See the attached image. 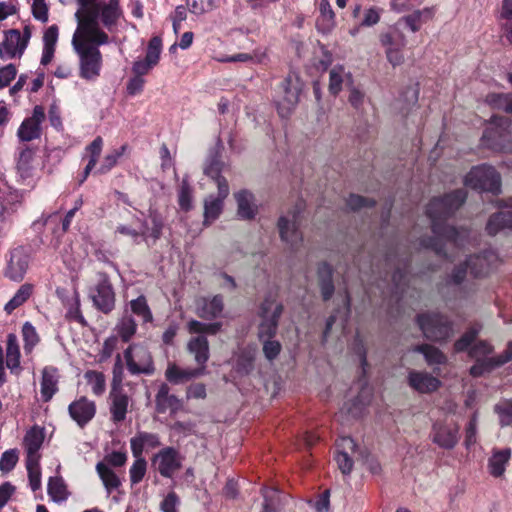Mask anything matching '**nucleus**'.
<instances>
[{
  "instance_id": "1",
  "label": "nucleus",
  "mask_w": 512,
  "mask_h": 512,
  "mask_svg": "<svg viewBox=\"0 0 512 512\" xmlns=\"http://www.w3.org/2000/svg\"><path fill=\"white\" fill-rule=\"evenodd\" d=\"M109 42L108 34L98 27L94 16L88 12L77 26L72 46L79 57V75L85 80H95L102 67V55L99 46Z\"/></svg>"
},
{
  "instance_id": "2",
  "label": "nucleus",
  "mask_w": 512,
  "mask_h": 512,
  "mask_svg": "<svg viewBox=\"0 0 512 512\" xmlns=\"http://www.w3.org/2000/svg\"><path fill=\"white\" fill-rule=\"evenodd\" d=\"M466 194L457 190L443 198H434L428 205L426 213L431 221L434 239L422 240L424 247L433 248L438 254H446L442 242L449 246L462 245L466 231H458L454 227L444 225V221L454 213L465 201Z\"/></svg>"
},
{
  "instance_id": "3",
  "label": "nucleus",
  "mask_w": 512,
  "mask_h": 512,
  "mask_svg": "<svg viewBox=\"0 0 512 512\" xmlns=\"http://www.w3.org/2000/svg\"><path fill=\"white\" fill-rule=\"evenodd\" d=\"M479 331L480 327L470 328L454 344L455 351L457 352L469 349V356L475 360V364L470 368V374L473 377H480L490 373L512 358V342L508 344L507 349L503 353L491 356L493 348L489 343L486 341L475 342Z\"/></svg>"
},
{
  "instance_id": "4",
  "label": "nucleus",
  "mask_w": 512,
  "mask_h": 512,
  "mask_svg": "<svg viewBox=\"0 0 512 512\" xmlns=\"http://www.w3.org/2000/svg\"><path fill=\"white\" fill-rule=\"evenodd\" d=\"M334 459L339 470L344 475L352 471L355 460L366 465L373 474H377L380 471L378 461L368 452L360 450L350 437H341L337 440Z\"/></svg>"
},
{
  "instance_id": "5",
  "label": "nucleus",
  "mask_w": 512,
  "mask_h": 512,
  "mask_svg": "<svg viewBox=\"0 0 512 512\" xmlns=\"http://www.w3.org/2000/svg\"><path fill=\"white\" fill-rule=\"evenodd\" d=\"M77 4L79 6L75 12L77 26H79V20L90 12L98 27H100V19L104 27L111 31L122 16L119 0H109L107 3H101L99 0H77Z\"/></svg>"
},
{
  "instance_id": "6",
  "label": "nucleus",
  "mask_w": 512,
  "mask_h": 512,
  "mask_svg": "<svg viewBox=\"0 0 512 512\" xmlns=\"http://www.w3.org/2000/svg\"><path fill=\"white\" fill-rule=\"evenodd\" d=\"M483 144L495 151H512V133L509 129V121L503 117H493L486 128L483 137Z\"/></svg>"
},
{
  "instance_id": "7",
  "label": "nucleus",
  "mask_w": 512,
  "mask_h": 512,
  "mask_svg": "<svg viewBox=\"0 0 512 512\" xmlns=\"http://www.w3.org/2000/svg\"><path fill=\"white\" fill-rule=\"evenodd\" d=\"M302 85L298 78L289 76L277 88L275 104L281 117H288L299 101Z\"/></svg>"
},
{
  "instance_id": "8",
  "label": "nucleus",
  "mask_w": 512,
  "mask_h": 512,
  "mask_svg": "<svg viewBox=\"0 0 512 512\" xmlns=\"http://www.w3.org/2000/svg\"><path fill=\"white\" fill-rule=\"evenodd\" d=\"M122 373H123V368H122V364H121V357L118 354L117 361H116L114 369H113L112 389L110 392V398H111L110 411H111L112 419L115 422H120L125 419L128 405H129V398L123 392V389L121 386Z\"/></svg>"
},
{
  "instance_id": "9",
  "label": "nucleus",
  "mask_w": 512,
  "mask_h": 512,
  "mask_svg": "<svg viewBox=\"0 0 512 512\" xmlns=\"http://www.w3.org/2000/svg\"><path fill=\"white\" fill-rule=\"evenodd\" d=\"M31 38L30 26H25L23 33L17 29H9L3 32V39L0 42V58L10 60L20 58Z\"/></svg>"
},
{
  "instance_id": "10",
  "label": "nucleus",
  "mask_w": 512,
  "mask_h": 512,
  "mask_svg": "<svg viewBox=\"0 0 512 512\" xmlns=\"http://www.w3.org/2000/svg\"><path fill=\"white\" fill-rule=\"evenodd\" d=\"M465 185L472 189L497 193L500 191V175L491 166H476L466 175Z\"/></svg>"
},
{
  "instance_id": "11",
  "label": "nucleus",
  "mask_w": 512,
  "mask_h": 512,
  "mask_svg": "<svg viewBox=\"0 0 512 512\" xmlns=\"http://www.w3.org/2000/svg\"><path fill=\"white\" fill-rule=\"evenodd\" d=\"M418 324L424 336L433 341L447 340L453 334L452 322L440 314H421Z\"/></svg>"
},
{
  "instance_id": "12",
  "label": "nucleus",
  "mask_w": 512,
  "mask_h": 512,
  "mask_svg": "<svg viewBox=\"0 0 512 512\" xmlns=\"http://www.w3.org/2000/svg\"><path fill=\"white\" fill-rule=\"evenodd\" d=\"M124 358L127 369L133 375H150L154 372L152 355L148 348L143 344L134 343L129 345L124 351Z\"/></svg>"
},
{
  "instance_id": "13",
  "label": "nucleus",
  "mask_w": 512,
  "mask_h": 512,
  "mask_svg": "<svg viewBox=\"0 0 512 512\" xmlns=\"http://www.w3.org/2000/svg\"><path fill=\"white\" fill-rule=\"evenodd\" d=\"M497 256L493 252H486L483 255H476L469 257L464 266L458 267L452 274V280L454 283H461L467 271L470 272L474 277H481L487 275L493 264L496 262Z\"/></svg>"
},
{
  "instance_id": "14",
  "label": "nucleus",
  "mask_w": 512,
  "mask_h": 512,
  "mask_svg": "<svg viewBox=\"0 0 512 512\" xmlns=\"http://www.w3.org/2000/svg\"><path fill=\"white\" fill-rule=\"evenodd\" d=\"M300 223L299 213L295 211L280 217L278 221L280 238L292 251L298 250L303 243V236L299 230Z\"/></svg>"
},
{
  "instance_id": "15",
  "label": "nucleus",
  "mask_w": 512,
  "mask_h": 512,
  "mask_svg": "<svg viewBox=\"0 0 512 512\" xmlns=\"http://www.w3.org/2000/svg\"><path fill=\"white\" fill-rule=\"evenodd\" d=\"M282 313V305L273 297L264 300L260 308L261 323L259 325V338L270 339L277 330L278 319Z\"/></svg>"
},
{
  "instance_id": "16",
  "label": "nucleus",
  "mask_w": 512,
  "mask_h": 512,
  "mask_svg": "<svg viewBox=\"0 0 512 512\" xmlns=\"http://www.w3.org/2000/svg\"><path fill=\"white\" fill-rule=\"evenodd\" d=\"M431 440L443 449H453L459 441V426L452 420L435 422L431 430Z\"/></svg>"
},
{
  "instance_id": "17",
  "label": "nucleus",
  "mask_w": 512,
  "mask_h": 512,
  "mask_svg": "<svg viewBox=\"0 0 512 512\" xmlns=\"http://www.w3.org/2000/svg\"><path fill=\"white\" fill-rule=\"evenodd\" d=\"M90 297L94 305L104 313H109L115 306V294L108 277L99 274L97 282L90 290Z\"/></svg>"
},
{
  "instance_id": "18",
  "label": "nucleus",
  "mask_w": 512,
  "mask_h": 512,
  "mask_svg": "<svg viewBox=\"0 0 512 512\" xmlns=\"http://www.w3.org/2000/svg\"><path fill=\"white\" fill-rule=\"evenodd\" d=\"M229 185H226L223 181L219 183V189H217V195H209L204 199V221L205 226H209L216 221L221 215L224 207V201L229 195Z\"/></svg>"
},
{
  "instance_id": "19",
  "label": "nucleus",
  "mask_w": 512,
  "mask_h": 512,
  "mask_svg": "<svg viewBox=\"0 0 512 512\" xmlns=\"http://www.w3.org/2000/svg\"><path fill=\"white\" fill-rule=\"evenodd\" d=\"M380 42L385 47L386 58L390 64L398 66L403 63L402 49L406 45V39L401 31L382 34Z\"/></svg>"
},
{
  "instance_id": "20",
  "label": "nucleus",
  "mask_w": 512,
  "mask_h": 512,
  "mask_svg": "<svg viewBox=\"0 0 512 512\" xmlns=\"http://www.w3.org/2000/svg\"><path fill=\"white\" fill-rule=\"evenodd\" d=\"M152 464L163 477L170 478L181 467V458L174 448L166 447L154 456Z\"/></svg>"
},
{
  "instance_id": "21",
  "label": "nucleus",
  "mask_w": 512,
  "mask_h": 512,
  "mask_svg": "<svg viewBox=\"0 0 512 512\" xmlns=\"http://www.w3.org/2000/svg\"><path fill=\"white\" fill-rule=\"evenodd\" d=\"M29 267V255L22 247H17L10 252L5 275L10 280L20 282Z\"/></svg>"
},
{
  "instance_id": "22",
  "label": "nucleus",
  "mask_w": 512,
  "mask_h": 512,
  "mask_svg": "<svg viewBox=\"0 0 512 512\" xmlns=\"http://www.w3.org/2000/svg\"><path fill=\"white\" fill-rule=\"evenodd\" d=\"M45 118L44 110L40 106H36L32 116L26 118L20 125L17 136L21 141L29 142L38 139L41 135V123Z\"/></svg>"
},
{
  "instance_id": "23",
  "label": "nucleus",
  "mask_w": 512,
  "mask_h": 512,
  "mask_svg": "<svg viewBox=\"0 0 512 512\" xmlns=\"http://www.w3.org/2000/svg\"><path fill=\"white\" fill-rule=\"evenodd\" d=\"M236 202V215L241 220H252L258 214V204L254 194L247 189H240L233 194Z\"/></svg>"
},
{
  "instance_id": "24",
  "label": "nucleus",
  "mask_w": 512,
  "mask_h": 512,
  "mask_svg": "<svg viewBox=\"0 0 512 512\" xmlns=\"http://www.w3.org/2000/svg\"><path fill=\"white\" fill-rule=\"evenodd\" d=\"M409 386L419 393H432L441 386V381L426 371L411 370L408 374Z\"/></svg>"
},
{
  "instance_id": "25",
  "label": "nucleus",
  "mask_w": 512,
  "mask_h": 512,
  "mask_svg": "<svg viewBox=\"0 0 512 512\" xmlns=\"http://www.w3.org/2000/svg\"><path fill=\"white\" fill-rule=\"evenodd\" d=\"M69 415L80 426H85L96 413L95 403L86 397L73 401L68 407Z\"/></svg>"
},
{
  "instance_id": "26",
  "label": "nucleus",
  "mask_w": 512,
  "mask_h": 512,
  "mask_svg": "<svg viewBox=\"0 0 512 512\" xmlns=\"http://www.w3.org/2000/svg\"><path fill=\"white\" fill-rule=\"evenodd\" d=\"M510 459L511 450L509 448L494 449L488 458L487 469L489 474L494 478L502 477Z\"/></svg>"
},
{
  "instance_id": "27",
  "label": "nucleus",
  "mask_w": 512,
  "mask_h": 512,
  "mask_svg": "<svg viewBox=\"0 0 512 512\" xmlns=\"http://www.w3.org/2000/svg\"><path fill=\"white\" fill-rule=\"evenodd\" d=\"M205 367L182 369L174 363H169L165 372L166 379L173 384H182L203 375Z\"/></svg>"
},
{
  "instance_id": "28",
  "label": "nucleus",
  "mask_w": 512,
  "mask_h": 512,
  "mask_svg": "<svg viewBox=\"0 0 512 512\" xmlns=\"http://www.w3.org/2000/svg\"><path fill=\"white\" fill-rule=\"evenodd\" d=\"M434 15L432 8H424L422 10H416L413 13L402 17L395 26L394 31H400L401 27H408L412 32H416L420 29L423 22L431 19Z\"/></svg>"
},
{
  "instance_id": "29",
  "label": "nucleus",
  "mask_w": 512,
  "mask_h": 512,
  "mask_svg": "<svg viewBox=\"0 0 512 512\" xmlns=\"http://www.w3.org/2000/svg\"><path fill=\"white\" fill-rule=\"evenodd\" d=\"M352 85V75L343 66L337 65L329 71V92L337 95L344 86L350 87Z\"/></svg>"
},
{
  "instance_id": "30",
  "label": "nucleus",
  "mask_w": 512,
  "mask_h": 512,
  "mask_svg": "<svg viewBox=\"0 0 512 512\" xmlns=\"http://www.w3.org/2000/svg\"><path fill=\"white\" fill-rule=\"evenodd\" d=\"M187 350L194 355L195 362L204 367L209 359V345L206 336L197 335L192 337L187 343Z\"/></svg>"
},
{
  "instance_id": "31",
  "label": "nucleus",
  "mask_w": 512,
  "mask_h": 512,
  "mask_svg": "<svg viewBox=\"0 0 512 512\" xmlns=\"http://www.w3.org/2000/svg\"><path fill=\"white\" fill-rule=\"evenodd\" d=\"M223 299L220 296L201 298L197 302V313L202 318L212 319L221 314Z\"/></svg>"
},
{
  "instance_id": "32",
  "label": "nucleus",
  "mask_w": 512,
  "mask_h": 512,
  "mask_svg": "<svg viewBox=\"0 0 512 512\" xmlns=\"http://www.w3.org/2000/svg\"><path fill=\"white\" fill-rule=\"evenodd\" d=\"M44 440L43 432L39 428H32L24 437V447L26 451V460L40 459L38 453Z\"/></svg>"
},
{
  "instance_id": "33",
  "label": "nucleus",
  "mask_w": 512,
  "mask_h": 512,
  "mask_svg": "<svg viewBox=\"0 0 512 512\" xmlns=\"http://www.w3.org/2000/svg\"><path fill=\"white\" fill-rule=\"evenodd\" d=\"M58 373L53 367H46L42 372L41 396L44 401H49L57 391Z\"/></svg>"
},
{
  "instance_id": "34",
  "label": "nucleus",
  "mask_w": 512,
  "mask_h": 512,
  "mask_svg": "<svg viewBox=\"0 0 512 512\" xmlns=\"http://www.w3.org/2000/svg\"><path fill=\"white\" fill-rule=\"evenodd\" d=\"M127 307L128 312L138 317L142 324L150 323L153 321V314L148 305L147 299L144 296H139L131 300Z\"/></svg>"
},
{
  "instance_id": "35",
  "label": "nucleus",
  "mask_w": 512,
  "mask_h": 512,
  "mask_svg": "<svg viewBox=\"0 0 512 512\" xmlns=\"http://www.w3.org/2000/svg\"><path fill=\"white\" fill-rule=\"evenodd\" d=\"M96 471L108 494L121 485L119 477L106 463L99 462L96 465Z\"/></svg>"
},
{
  "instance_id": "36",
  "label": "nucleus",
  "mask_w": 512,
  "mask_h": 512,
  "mask_svg": "<svg viewBox=\"0 0 512 512\" xmlns=\"http://www.w3.org/2000/svg\"><path fill=\"white\" fill-rule=\"evenodd\" d=\"M320 16L317 20V27L324 33L330 32L335 26V14L328 0H321L319 3Z\"/></svg>"
},
{
  "instance_id": "37",
  "label": "nucleus",
  "mask_w": 512,
  "mask_h": 512,
  "mask_svg": "<svg viewBox=\"0 0 512 512\" xmlns=\"http://www.w3.org/2000/svg\"><path fill=\"white\" fill-rule=\"evenodd\" d=\"M34 285L25 283L19 287L13 297L6 303L4 310L11 314L15 309L22 306L33 294Z\"/></svg>"
},
{
  "instance_id": "38",
  "label": "nucleus",
  "mask_w": 512,
  "mask_h": 512,
  "mask_svg": "<svg viewBox=\"0 0 512 512\" xmlns=\"http://www.w3.org/2000/svg\"><path fill=\"white\" fill-rule=\"evenodd\" d=\"M115 330L124 342H128L137 331V324L130 314L128 308L125 309L123 316L118 321Z\"/></svg>"
},
{
  "instance_id": "39",
  "label": "nucleus",
  "mask_w": 512,
  "mask_h": 512,
  "mask_svg": "<svg viewBox=\"0 0 512 512\" xmlns=\"http://www.w3.org/2000/svg\"><path fill=\"white\" fill-rule=\"evenodd\" d=\"M47 491L50 498L57 503L64 502L69 497L67 486L61 477H50Z\"/></svg>"
},
{
  "instance_id": "40",
  "label": "nucleus",
  "mask_w": 512,
  "mask_h": 512,
  "mask_svg": "<svg viewBox=\"0 0 512 512\" xmlns=\"http://www.w3.org/2000/svg\"><path fill=\"white\" fill-rule=\"evenodd\" d=\"M6 365L12 372L17 370L20 365V349L17 337L14 334L7 336Z\"/></svg>"
},
{
  "instance_id": "41",
  "label": "nucleus",
  "mask_w": 512,
  "mask_h": 512,
  "mask_svg": "<svg viewBox=\"0 0 512 512\" xmlns=\"http://www.w3.org/2000/svg\"><path fill=\"white\" fill-rule=\"evenodd\" d=\"M156 403L160 412H165L167 410L175 411L180 406L179 400L175 396L169 394V388L167 385H162L160 387L156 395Z\"/></svg>"
},
{
  "instance_id": "42",
  "label": "nucleus",
  "mask_w": 512,
  "mask_h": 512,
  "mask_svg": "<svg viewBox=\"0 0 512 512\" xmlns=\"http://www.w3.org/2000/svg\"><path fill=\"white\" fill-rule=\"evenodd\" d=\"M318 276L322 296L324 300H327L332 296L334 292L331 267L326 263L321 264L318 268Z\"/></svg>"
},
{
  "instance_id": "43",
  "label": "nucleus",
  "mask_w": 512,
  "mask_h": 512,
  "mask_svg": "<svg viewBox=\"0 0 512 512\" xmlns=\"http://www.w3.org/2000/svg\"><path fill=\"white\" fill-rule=\"evenodd\" d=\"M416 351L422 353L428 365L444 364L447 361L446 356L436 347L424 344L417 346Z\"/></svg>"
},
{
  "instance_id": "44",
  "label": "nucleus",
  "mask_w": 512,
  "mask_h": 512,
  "mask_svg": "<svg viewBox=\"0 0 512 512\" xmlns=\"http://www.w3.org/2000/svg\"><path fill=\"white\" fill-rule=\"evenodd\" d=\"M224 166L222 161L213 158L204 168V173L215 182L217 189H219V183L222 181L226 185H229L226 178L221 175Z\"/></svg>"
},
{
  "instance_id": "45",
  "label": "nucleus",
  "mask_w": 512,
  "mask_h": 512,
  "mask_svg": "<svg viewBox=\"0 0 512 512\" xmlns=\"http://www.w3.org/2000/svg\"><path fill=\"white\" fill-rule=\"evenodd\" d=\"M84 378L86 379L87 384L91 387L93 394L99 396L104 393L106 384L105 377L101 372L94 370L87 371Z\"/></svg>"
},
{
  "instance_id": "46",
  "label": "nucleus",
  "mask_w": 512,
  "mask_h": 512,
  "mask_svg": "<svg viewBox=\"0 0 512 512\" xmlns=\"http://www.w3.org/2000/svg\"><path fill=\"white\" fill-rule=\"evenodd\" d=\"M188 331L191 334H198V335H214L216 334L220 328V323H202L197 320H191L187 325Z\"/></svg>"
},
{
  "instance_id": "47",
  "label": "nucleus",
  "mask_w": 512,
  "mask_h": 512,
  "mask_svg": "<svg viewBox=\"0 0 512 512\" xmlns=\"http://www.w3.org/2000/svg\"><path fill=\"white\" fill-rule=\"evenodd\" d=\"M115 232L120 235L129 237L135 242H137L140 236L147 235L144 224L140 222L134 223L132 225L120 224L116 227Z\"/></svg>"
},
{
  "instance_id": "48",
  "label": "nucleus",
  "mask_w": 512,
  "mask_h": 512,
  "mask_svg": "<svg viewBox=\"0 0 512 512\" xmlns=\"http://www.w3.org/2000/svg\"><path fill=\"white\" fill-rule=\"evenodd\" d=\"M39 460L40 459L26 460L29 485L33 491L39 490L41 488V469Z\"/></svg>"
},
{
  "instance_id": "49",
  "label": "nucleus",
  "mask_w": 512,
  "mask_h": 512,
  "mask_svg": "<svg viewBox=\"0 0 512 512\" xmlns=\"http://www.w3.org/2000/svg\"><path fill=\"white\" fill-rule=\"evenodd\" d=\"M192 193V187L186 179H183L178 191V204L182 210L188 211L192 208Z\"/></svg>"
},
{
  "instance_id": "50",
  "label": "nucleus",
  "mask_w": 512,
  "mask_h": 512,
  "mask_svg": "<svg viewBox=\"0 0 512 512\" xmlns=\"http://www.w3.org/2000/svg\"><path fill=\"white\" fill-rule=\"evenodd\" d=\"M126 148L127 146L123 145L119 149L108 153L96 172L99 174H106L109 172L117 164L118 159L124 154Z\"/></svg>"
},
{
  "instance_id": "51",
  "label": "nucleus",
  "mask_w": 512,
  "mask_h": 512,
  "mask_svg": "<svg viewBox=\"0 0 512 512\" xmlns=\"http://www.w3.org/2000/svg\"><path fill=\"white\" fill-rule=\"evenodd\" d=\"M487 102L498 109H502L512 114V95L511 94H489Z\"/></svg>"
},
{
  "instance_id": "52",
  "label": "nucleus",
  "mask_w": 512,
  "mask_h": 512,
  "mask_svg": "<svg viewBox=\"0 0 512 512\" xmlns=\"http://www.w3.org/2000/svg\"><path fill=\"white\" fill-rule=\"evenodd\" d=\"M22 334H23V339H24V343H25L24 350L27 353H29L32 351V349L35 347V345L39 341L38 334H37L34 326L29 322H26L23 325Z\"/></svg>"
},
{
  "instance_id": "53",
  "label": "nucleus",
  "mask_w": 512,
  "mask_h": 512,
  "mask_svg": "<svg viewBox=\"0 0 512 512\" xmlns=\"http://www.w3.org/2000/svg\"><path fill=\"white\" fill-rule=\"evenodd\" d=\"M162 41L159 37H153L148 44L145 60L156 66L160 59Z\"/></svg>"
},
{
  "instance_id": "54",
  "label": "nucleus",
  "mask_w": 512,
  "mask_h": 512,
  "mask_svg": "<svg viewBox=\"0 0 512 512\" xmlns=\"http://www.w3.org/2000/svg\"><path fill=\"white\" fill-rule=\"evenodd\" d=\"M146 469H147V463H146L145 459L137 458L129 470L131 483L132 484L139 483L145 476Z\"/></svg>"
},
{
  "instance_id": "55",
  "label": "nucleus",
  "mask_w": 512,
  "mask_h": 512,
  "mask_svg": "<svg viewBox=\"0 0 512 512\" xmlns=\"http://www.w3.org/2000/svg\"><path fill=\"white\" fill-rule=\"evenodd\" d=\"M33 157L34 152L29 148H25L20 152L17 161V168L22 174L27 175L31 170Z\"/></svg>"
},
{
  "instance_id": "56",
  "label": "nucleus",
  "mask_w": 512,
  "mask_h": 512,
  "mask_svg": "<svg viewBox=\"0 0 512 512\" xmlns=\"http://www.w3.org/2000/svg\"><path fill=\"white\" fill-rule=\"evenodd\" d=\"M502 425H509L512 422V400H504L495 406Z\"/></svg>"
},
{
  "instance_id": "57",
  "label": "nucleus",
  "mask_w": 512,
  "mask_h": 512,
  "mask_svg": "<svg viewBox=\"0 0 512 512\" xmlns=\"http://www.w3.org/2000/svg\"><path fill=\"white\" fill-rule=\"evenodd\" d=\"M18 461V453L15 449L5 451L0 459V470L2 472H10Z\"/></svg>"
},
{
  "instance_id": "58",
  "label": "nucleus",
  "mask_w": 512,
  "mask_h": 512,
  "mask_svg": "<svg viewBox=\"0 0 512 512\" xmlns=\"http://www.w3.org/2000/svg\"><path fill=\"white\" fill-rule=\"evenodd\" d=\"M476 435H477V416H476V414H474L465 430L464 443H465L466 448L469 449L471 446L475 445V443L477 441Z\"/></svg>"
},
{
  "instance_id": "59",
  "label": "nucleus",
  "mask_w": 512,
  "mask_h": 512,
  "mask_svg": "<svg viewBox=\"0 0 512 512\" xmlns=\"http://www.w3.org/2000/svg\"><path fill=\"white\" fill-rule=\"evenodd\" d=\"M380 9L376 7H370L363 13V18L360 22V26L371 27L376 25L380 20Z\"/></svg>"
},
{
  "instance_id": "60",
  "label": "nucleus",
  "mask_w": 512,
  "mask_h": 512,
  "mask_svg": "<svg viewBox=\"0 0 512 512\" xmlns=\"http://www.w3.org/2000/svg\"><path fill=\"white\" fill-rule=\"evenodd\" d=\"M150 221H151V228H149L147 225H144V228L147 231V235H143V237H152L154 240L158 239L160 237L163 222L157 215H150Z\"/></svg>"
},
{
  "instance_id": "61",
  "label": "nucleus",
  "mask_w": 512,
  "mask_h": 512,
  "mask_svg": "<svg viewBox=\"0 0 512 512\" xmlns=\"http://www.w3.org/2000/svg\"><path fill=\"white\" fill-rule=\"evenodd\" d=\"M180 504L178 496L174 492L168 493L160 504L162 512H178Z\"/></svg>"
},
{
  "instance_id": "62",
  "label": "nucleus",
  "mask_w": 512,
  "mask_h": 512,
  "mask_svg": "<svg viewBox=\"0 0 512 512\" xmlns=\"http://www.w3.org/2000/svg\"><path fill=\"white\" fill-rule=\"evenodd\" d=\"M188 7L191 13L201 15L212 7L211 0H188Z\"/></svg>"
},
{
  "instance_id": "63",
  "label": "nucleus",
  "mask_w": 512,
  "mask_h": 512,
  "mask_svg": "<svg viewBox=\"0 0 512 512\" xmlns=\"http://www.w3.org/2000/svg\"><path fill=\"white\" fill-rule=\"evenodd\" d=\"M33 16L41 22L48 20V7L44 0H33L32 3Z\"/></svg>"
},
{
  "instance_id": "64",
  "label": "nucleus",
  "mask_w": 512,
  "mask_h": 512,
  "mask_svg": "<svg viewBox=\"0 0 512 512\" xmlns=\"http://www.w3.org/2000/svg\"><path fill=\"white\" fill-rule=\"evenodd\" d=\"M263 352L267 359H274L281 350V345L278 341L264 339Z\"/></svg>"
}]
</instances>
